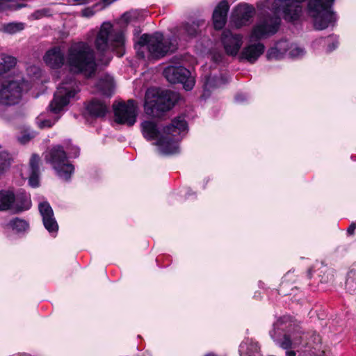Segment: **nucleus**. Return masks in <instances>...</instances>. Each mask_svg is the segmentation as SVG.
Masks as SVG:
<instances>
[{
	"label": "nucleus",
	"instance_id": "obj_4",
	"mask_svg": "<svg viewBox=\"0 0 356 356\" xmlns=\"http://www.w3.org/2000/svg\"><path fill=\"white\" fill-rule=\"evenodd\" d=\"M177 40L175 37L165 38L160 32L153 34H143L135 44L137 55L140 58H161L169 52L177 49Z\"/></svg>",
	"mask_w": 356,
	"mask_h": 356
},
{
	"label": "nucleus",
	"instance_id": "obj_33",
	"mask_svg": "<svg viewBox=\"0 0 356 356\" xmlns=\"http://www.w3.org/2000/svg\"><path fill=\"white\" fill-rule=\"evenodd\" d=\"M10 159L9 155L6 152H0V174L9 168Z\"/></svg>",
	"mask_w": 356,
	"mask_h": 356
},
{
	"label": "nucleus",
	"instance_id": "obj_25",
	"mask_svg": "<svg viewBox=\"0 0 356 356\" xmlns=\"http://www.w3.org/2000/svg\"><path fill=\"white\" fill-rule=\"evenodd\" d=\"M96 87L102 95L111 97L114 90L113 78L108 74L103 75L97 82Z\"/></svg>",
	"mask_w": 356,
	"mask_h": 356
},
{
	"label": "nucleus",
	"instance_id": "obj_7",
	"mask_svg": "<svg viewBox=\"0 0 356 356\" xmlns=\"http://www.w3.org/2000/svg\"><path fill=\"white\" fill-rule=\"evenodd\" d=\"M335 0H307V13L311 18L314 29L325 30L334 27L337 21V15L334 10Z\"/></svg>",
	"mask_w": 356,
	"mask_h": 356
},
{
	"label": "nucleus",
	"instance_id": "obj_48",
	"mask_svg": "<svg viewBox=\"0 0 356 356\" xmlns=\"http://www.w3.org/2000/svg\"><path fill=\"white\" fill-rule=\"evenodd\" d=\"M284 286H285L284 282H282L281 287H282V288H283Z\"/></svg>",
	"mask_w": 356,
	"mask_h": 356
},
{
	"label": "nucleus",
	"instance_id": "obj_10",
	"mask_svg": "<svg viewBox=\"0 0 356 356\" xmlns=\"http://www.w3.org/2000/svg\"><path fill=\"white\" fill-rule=\"evenodd\" d=\"M174 93L169 90L157 92L152 95L149 91H147L145 102V113L154 118L160 117L174 106Z\"/></svg>",
	"mask_w": 356,
	"mask_h": 356
},
{
	"label": "nucleus",
	"instance_id": "obj_34",
	"mask_svg": "<svg viewBox=\"0 0 356 356\" xmlns=\"http://www.w3.org/2000/svg\"><path fill=\"white\" fill-rule=\"evenodd\" d=\"M100 10H99V6H96V3H95V4L92 5V6H89V7H86V8H83L81 10V16L84 17L89 18V17H91L93 15H95V14L97 12L100 11Z\"/></svg>",
	"mask_w": 356,
	"mask_h": 356
},
{
	"label": "nucleus",
	"instance_id": "obj_49",
	"mask_svg": "<svg viewBox=\"0 0 356 356\" xmlns=\"http://www.w3.org/2000/svg\"><path fill=\"white\" fill-rule=\"evenodd\" d=\"M314 340H316L317 338H318V335H316V334H314Z\"/></svg>",
	"mask_w": 356,
	"mask_h": 356
},
{
	"label": "nucleus",
	"instance_id": "obj_14",
	"mask_svg": "<svg viewBox=\"0 0 356 356\" xmlns=\"http://www.w3.org/2000/svg\"><path fill=\"white\" fill-rule=\"evenodd\" d=\"M280 18L275 16H267L259 21L251 33V38L254 40H259L275 34L280 26Z\"/></svg>",
	"mask_w": 356,
	"mask_h": 356
},
{
	"label": "nucleus",
	"instance_id": "obj_11",
	"mask_svg": "<svg viewBox=\"0 0 356 356\" xmlns=\"http://www.w3.org/2000/svg\"><path fill=\"white\" fill-rule=\"evenodd\" d=\"M182 58L174 56L170 65L163 70V76L171 83H181L186 90H191L195 86V79L191 72L181 65Z\"/></svg>",
	"mask_w": 356,
	"mask_h": 356
},
{
	"label": "nucleus",
	"instance_id": "obj_27",
	"mask_svg": "<svg viewBox=\"0 0 356 356\" xmlns=\"http://www.w3.org/2000/svg\"><path fill=\"white\" fill-rule=\"evenodd\" d=\"M227 79L224 75L220 76H212L205 75L204 78V95H205L207 92L210 91L212 89L220 87L222 85L225 84L227 82Z\"/></svg>",
	"mask_w": 356,
	"mask_h": 356
},
{
	"label": "nucleus",
	"instance_id": "obj_36",
	"mask_svg": "<svg viewBox=\"0 0 356 356\" xmlns=\"http://www.w3.org/2000/svg\"><path fill=\"white\" fill-rule=\"evenodd\" d=\"M40 158L38 154H33L30 159L29 165L31 172H40L39 164Z\"/></svg>",
	"mask_w": 356,
	"mask_h": 356
},
{
	"label": "nucleus",
	"instance_id": "obj_1",
	"mask_svg": "<svg viewBox=\"0 0 356 356\" xmlns=\"http://www.w3.org/2000/svg\"><path fill=\"white\" fill-rule=\"evenodd\" d=\"M140 129L147 141L156 140L153 145L157 147L159 154L168 156L180 153V142L188 132V124L184 117L179 116L162 130L154 120L143 121Z\"/></svg>",
	"mask_w": 356,
	"mask_h": 356
},
{
	"label": "nucleus",
	"instance_id": "obj_19",
	"mask_svg": "<svg viewBox=\"0 0 356 356\" xmlns=\"http://www.w3.org/2000/svg\"><path fill=\"white\" fill-rule=\"evenodd\" d=\"M43 60L50 68L57 70L61 68L65 62L66 63V56L60 47L55 46L45 52Z\"/></svg>",
	"mask_w": 356,
	"mask_h": 356
},
{
	"label": "nucleus",
	"instance_id": "obj_15",
	"mask_svg": "<svg viewBox=\"0 0 356 356\" xmlns=\"http://www.w3.org/2000/svg\"><path fill=\"white\" fill-rule=\"evenodd\" d=\"M243 36L241 34L234 33L229 29L222 32L220 37L221 44L228 56H236L243 44Z\"/></svg>",
	"mask_w": 356,
	"mask_h": 356
},
{
	"label": "nucleus",
	"instance_id": "obj_35",
	"mask_svg": "<svg viewBox=\"0 0 356 356\" xmlns=\"http://www.w3.org/2000/svg\"><path fill=\"white\" fill-rule=\"evenodd\" d=\"M67 155L68 159L69 158H74L76 159L79 155V148L76 146L72 145H66L64 146Z\"/></svg>",
	"mask_w": 356,
	"mask_h": 356
},
{
	"label": "nucleus",
	"instance_id": "obj_39",
	"mask_svg": "<svg viewBox=\"0 0 356 356\" xmlns=\"http://www.w3.org/2000/svg\"><path fill=\"white\" fill-rule=\"evenodd\" d=\"M116 0H102L99 2H97L96 3V6H99V10H104L108 6H109L111 4H112L113 2H115Z\"/></svg>",
	"mask_w": 356,
	"mask_h": 356
},
{
	"label": "nucleus",
	"instance_id": "obj_32",
	"mask_svg": "<svg viewBox=\"0 0 356 356\" xmlns=\"http://www.w3.org/2000/svg\"><path fill=\"white\" fill-rule=\"evenodd\" d=\"M140 16V11L137 10H132L124 13L121 17V20L125 24L138 20Z\"/></svg>",
	"mask_w": 356,
	"mask_h": 356
},
{
	"label": "nucleus",
	"instance_id": "obj_51",
	"mask_svg": "<svg viewBox=\"0 0 356 356\" xmlns=\"http://www.w3.org/2000/svg\"><path fill=\"white\" fill-rule=\"evenodd\" d=\"M219 58H220V59H218V58H215V59H216V61H219V60H220V56H219Z\"/></svg>",
	"mask_w": 356,
	"mask_h": 356
},
{
	"label": "nucleus",
	"instance_id": "obj_12",
	"mask_svg": "<svg viewBox=\"0 0 356 356\" xmlns=\"http://www.w3.org/2000/svg\"><path fill=\"white\" fill-rule=\"evenodd\" d=\"M113 111L115 122L118 124L131 127L136 122L137 106L133 99L113 104Z\"/></svg>",
	"mask_w": 356,
	"mask_h": 356
},
{
	"label": "nucleus",
	"instance_id": "obj_29",
	"mask_svg": "<svg viewBox=\"0 0 356 356\" xmlns=\"http://www.w3.org/2000/svg\"><path fill=\"white\" fill-rule=\"evenodd\" d=\"M25 24L23 22H13L2 24L0 26V31L7 34H15L24 30Z\"/></svg>",
	"mask_w": 356,
	"mask_h": 356
},
{
	"label": "nucleus",
	"instance_id": "obj_17",
	"mask_svg": "<svg viewBox=\"0 0 356 356\" xmlns=\"http://www.w3.org/2000/svg\"><path fill=\"white\" fill-rule=\"evenodd\" d=\"M265 46L261 42H254L245 45L238 54L240 62L254 64L264 54Z\"/></svg>",
	"mask_w": 356,
	"mask_h": 356
},
{
	"label": "nucleus",
	"instance_id": "obj_37",
	"mask_svg": "<svg viewBox=\"0 0 356 356\" xmlns=\"http://www.w3.org/2000/svg\"><path fill=\"white\" fill-rule=\"evenodd\" d=\"M39 176L40 172H30V176L29 178V184L33 187L36 188L39 186Z\"/></svg>",
	"mask_w": 356,
	"mask_h": 356
},
{
	"label": "nucleus",
	"instance_id": "obj_30",
	"mask_svg": "<svg viewBox=\"0 0 356 356\" xmlns=\"http://www.w3.org/2000/svg\"><path fill=\"white\" fill-rule=\"evenodd\" d=\"M305 54V50L303 47L298 46L297 44L290 42V47L286 56L291 58H300Z\"/></svg>",
	"mask_w": 356,
	"mask_h": 356
},
{
	"label": "nucleus",
	"instance_id": "obj_40",
	"mask_svg": "<svg viewBox=\"0 0 356 356\" xmlns=\"http://www.w3.org/2000/svg\"><path fill=\"white\" fill-rule=\"evenodd\" d=\"M33 137V134L25 133L20 138H19V141L22 144H25Z\"/></svg>",
	"mask_w": 356,
	"mask_h": 356
},
{
	"label": "nucleus",
	"instance_id": "obj_2",
	"mask_svg": "<svg viewBox=\"0 0 356 356\" xmlns=\"http://www.w3.org/2000/svg\"><path fill=\"white\" fill-rule=\"evenodd\" d=\"M66 65L73 74L86 78L95 76L97 63L93 47L86 41L72 42L67 50Z\"/></svg>",
	"mask_w": 356,
	"mask_h": 356
},
{
	"label": "nucleus",
	"instance_id": "obj_47",
	"mask_svg": "<svg viewBox=\"0 0 356 356\" xmlns=\"http://www.w3.org/2000/svg\"><path fill=\"white\" fill-rule=\"evenodd\" d=\"M264 284L262 282H261V281L259 282V286L260 287H263V286H264Z\"/></svg>",
	"mask_w": 356,
	"mask_h": 356
},
{
	"label": "nucleus",
	"instance_id": "obj_13",
	"mask_svg": "<svg viewBox=\"0 0 356 356\" xmlns=\"http://www.w3.org/2000/svg\"><path fill=\"white\" fill-rule=\"evenodd\" d=\"M273 8L288 22H295L302 15V2L298 0H275Z\"/></svg>",
	"mask_w": 356,
	"mask_h": 356
},
{
	"label": "nucleus",
	"instance_id": "obj_38",
	"mask_svg": "<svg viewBox=\"0 0 356 356\" xmlns=\"http://www.w3.org/2000/svg\"><path fill=\"white\" fill-rule=\"evenodd\" d=\"M48 14H49V10L47 9H41V10L35 11L32 14V17L35 19H39L42 18L44 16L48 15Z\"/></svg>",
	"mask_w": 356,
	"mask_h": 356
},
{
	"label": "nucleus",
	"instance_id": "obj_8",
	"mask_svg": "<svg viewBox=\"0 0 356 356\" xmlns=\"http://www.w3.org/2000/svg\"><path fill=\"white\" fill-rule=\"evenodd\" d=\"M31 207V196L24 189L8 188L0 190V211L19 213Z\"/></svg>",
	"mask_w": 356,
	"mask_h": 356
},
{
	"label": "nucleus",
	"instance_id": "obj_16",
	"mask_svg": "<svg viewBox=\"0 0 356 356\" xmlns=\"http://www.w3.org/2000/svg\"><path fill=\"white\" fill-rule=\"evenodd\" d=\"M38 209L45 229L54 236L58 230V225L51 207L47 201H42L39 203Z\"/></svg>",
	"mask_w": 356,
	"mask_h": 356
},
{
	"label": "nucleus",
	"instance_id": "obj_26",
	"mask_svg": "<svg viewBox=\"0 0 356 356\" xmlns=\"http://www.w3.org/2000/svg\"><path fill=\"white\" fill-rule=\"evenodd\" d=\"M86 111L91 116L102 118L105 116L108 111V107L104 102L93 99L88 104Z\"/></svg>",
	"mask_w": 356,
	"mask_h": 356
},
{
	"label": "nucleus",
	"instance_id": "obj_50",
	"mask_svg": "<svg viewBox=\"0 0 356 356\" xmlns=\"http://www.w3.org/2000/svg\"><path fill=\"white\" fill-rule=\"evenodd\" d=\"M207 182H208V180H207V181L204 183V186H203V188H205V186H206V184H207Z\"/></svg>",
	"mask_w": 356,
	"mask_h": 356
},
{
	"label": "nucleus",
	"instance_id": "obj_9",
	"mask_svg": "<svg viewBox=\"0 0 356 356\" xmlns=\"http://www.w3.org/2000/svg\"><path fill=\"white\" fill-rule=\"evenodd\" d=\"M44 159L55 170L56 175L64 181H69L74 172V166L69 161L63 145H56L47 150Z\"/></svg>",
	"mask_w": 356,
	"mask_h": 356
},
{
	"label": "nucleus",
	"instance_id": "obj_5",
	"mask_svg": "<svg viewBox=\"0 0 356 356\" xmlns=\"http://www.w3.org/2000/svg\"><path fill=\"white\" fill-rule=\"evenodd\" d=\"M80 91L79 83L72 76H69L63 80L57 87L54 99L49 104L50 112L56 115L54 120L50 119L42 120L37 118V123L40 128L51 127L60 118L58 114L63 108L69 104L70 101L75 98L76 95Z\"/></svg>",
	"mask_w": 356,
	"mask_h": 356
},
{
	"label": "nucleus",
	"instance_id": "obj_43",
	"mask_svg": "<svg viewBox=\"0 0 356 356\" xmlns=\"http://www.w3.org/2000/svg\"><path fill=\"white\" fill-rule=\"evenodd\" d=\"M183 192L184 193V195L186 198L191 197L194 194L190 188H185Z\"/></svg>",
	"mask_w": 356,
	"mask_h": 356
},
{
	"label": "nucleus",
	"instance_id": "obj_6",
	"mask_svg": "<svg viewBox=\"0 0 356 356\" xmlns=\"http://www.w3.org/2000/svg\"><path fill=\"white\" fill-rule=\"evenodd\" d=\"M126 38L124 31L115 30L110 22H104L97 33L94 44L101 53L115 52L119 57L125 53Z\"/></svg>",
	"mask_w": 356,
	"mask_h": 356
},
{
	"label": "nucleus",
	"instance_id": "obj_45",
	"mask_svg": "<svg viewBox=\"0 0 356 356\" xmlns=\"http://www.w3.org/2000/svg\"><path fill=\"white\" fill-rule=\"evenodd\" d=\"M291 348H289V349H285L286 351V353H285V355L286 356H296V353L294 350H290Z\"/></svg>",
	"mask_w": 356,
	"mask_h": 356
},
{
	"label": "nucleus",
	"instance_id": "obj_3",
	"mask_svg": "<svg viewBox=\"0 0 356 356\" xmlns=\"http://www.w3.org/2000/svg\"><path fill=\"white\" fill-rule=\"evenodd\" d=\"M269 334L274 342L282 349L295 348L300 345L308 346L307 335L291 316L279 317L273 323Z\"/></svg>",
	"mask_w": 356,
	"mask_h": 356
},
{
	"label": "nucleus",
	"instance_id": "obj_42",
	"mask_svg": "<svg viewBox=\"0 0 356 356\" xmlns=\"http://www.w3.org/2000/svg\"><path fill=\"white\" fill-rule=\"evenodd\" d=\"M356 229V222H352L347 229L348 234L352 235L354 234Z\"/></svg>",
	"mask_w": 356,
	"mask_h": 356
},
{
	"label": "nucleus",
	"instance_id": "obj_22",
	"mask_svg": "<svg viewBox=\"0 0 356 356\" xmlns=\"http://www.w3.org/2000/svg\"><path fill=\"white\" fill-rule=\"evenodd\" d=\"M229 6L226 0L221 1L213 13V23L216 29H222L226 24Z\"/></svg>",
	"mask_w": 356,
	"mask_h": 356
},
{
	"label": "nucleus",
	"instance_id": "obj_31",
	"mask_svg": "<svg viewBox=\"0 0 356 356\" xmlns=\"http://www.w3.org/2000/svg\"><path fill=\"white\" fill-rule=\"evenodd\" d=\"M321 282L323 283H328L334 280V270L332 268H329L323 266L320 270Z\"/></svg>",
	"mask_w": 356,
	"mask_h": 356
},
{
	"label": "nucleus",
	"instance_id": "obj_44",
	"mask_svg": "<svg viewBox=\"0 0 356 356\" xmlns=\"http://www.w3.org/2000/svg\"><path fill=\"white\" fill-rule=\"evenodd\" d=\"M74 4L85 5L90 2V0H72Z\"/></svg>",
	"mask_w": 356,
	"mask_h": 356
},
{
	"label": "nucleus",
	"instance_id": "obj_20",
	"mask_svg": "<svg viewBox=\"0 0 356 356\" xmlns=\"http://www.w3.org/2000/svg\"><path fill=\"white\" fill-rule=\"evenodd\" d=\"M290 47V41L286 39H282L277 41L270 47L266 52V57L268 61L280 60L283 59Z\"/></svg>",
	"mask_w": 356,
	"mask_h": 356
},
{
	"label": "nucleus",
	"instance_id": "obj_46",
	"mask_svg": "<svg viewBox=\"0 0 356 356\" xmlns=\"http://www.w3.org/2000/svg\"><path fill=\"white\" fill-rule=\"evenodd\" d=\"M204 356H217V355L213 353H209L206 354Z\"/></svg>",
	"mask_w": 356,
	"mask_h": 356
},
{
	"label": "nucleus",
	"instance_id": "obj_23",
	"mask_svg": "<svg viewBox=\"0 0 356 356\" xmlns=\"http://www.w3.org/2000/svg\"><path fill=\"white\" fill-rule=\"evenodd\" d=\"M339 44V36L335 34H331L325 38H317L312 44L314 48L323 47L327 53H330L337 49Z\"/></svg>",
	"mask_w": 356,
	"mask_h": 356
},
{
	"label": "nucleus",
	"instance_id": "obj_28",
	"mask_svg": "<svg viewBox=\"0 0 356 356\" xmlns=\"http://www.w3.org/2000/svg\"><path fill=\"white\" fill-rule=\"evenodd\" d=\"M8 227L18 234H24L29 230V224L26 220L16 217L9 221Z\"/></svg>",
	"mask_w": 356,
	"mask_h": 356
},
{
	"label": "nucleus",
	"instance_id": "obj_18",
	"mask_svg": "<svg viewBox=\"0 0 356 356\" xmlns=\"http://www.w3.org/2000/svg\"><path fill=\"white\" fill-rule=\"evenodd\" d=\"M254 11V8L248 4H239L233 11L232 22L237 28L245 26L250 22L253 16Z\"/></svg>",
	"mask_w": 356,
	"mask_h": 356
},
{
	"label": "nucleus",
	"instance_id": "obj_24",
	"mask_svg": "<svg viewBox=\"0 0 356 356\" xmlns=\"http://www.w3.org/2000/svg\"><path fill=\"white\" fill-rule=\"evenodd\" d=\"M238 352L241 356H261L258 343L249 338L241 343Z\"/></svg>",
	"mask_w": 356,
	"mask_h": 356
},
{
	"label": "nucleus",
	"instance_id": "obj_21",
	"mask_svg": "<svg viewBox=\"0 0 356 356\" xmlns=\"http://www.w3.org/2000/svg\"><path fill=\"white\" fill-rule=\"evenodd\" d=\"M204 24L202 20H196L192 22L185 23L177 29L175 36L179 40H187L195 37L200 32V26Z\"/></svg>",
	"mask_w": 356,
	"mask_h": 356
},
{
	"label": "nucleus",
	"instance_id": "obj_41",
	"mask_svg": "<svg viewBox=\"0 0 356 356\" xmlns=\"http://www.w3.org/2000/svg\"><path fill=\"white\" fill-rule=\"evenodd\" d=\"M247 100V95L245 94L239 93L235 97V101L238 103L244 102Z\"/></svg>",
	"mask_w": 356,
	"mask_h": 356
},
{
	"label": "nucleus",
	"instance_id": "obj_52",
	"mask_svg": "<svg viewBox=\"0 0 356 356\" xmlns=\"http://www.w3.org/2000/svg\"><path fill=\"white\" fill-rule=\"evenodd\" d=\"M2 9L1 4L0 3V10Z\"/></svg>",
	"mask_w": 356,
	"mask_h": 356
}]
</instances>
